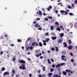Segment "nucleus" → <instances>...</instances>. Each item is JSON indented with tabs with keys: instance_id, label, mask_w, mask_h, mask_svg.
<instances>
[{
	"instance_id": "nucleus-1",
	"label": "nucleus",
	"mask_w": 77,
	"mask_h": 77,
	"mask_svg": "<svg viewBox=\"0 0 77 77\" xmlns=\"http://www.w3.org/2000/svg\"><path fill=\"white\" fill-rule=\"evenodd\" d=\"M25 66V64H21V66H20L19 67V69H22V70L26 69V68Z\"/></svg>"
},
{
	"instance_id": "nucleus-2",
	"label": "nucleus",
	"mask_w": 77,
	"mask_h": 77,
	"mask_svg": "<svg viewBox=\"0 0 77 77\" xmlns=\"http://www.w3.org/2000/svg\"><path fill=\"white\" fill-rule=\"evenodd\" d=\"M49 40H50V39H49V38H47L46 39V40L43 41V42H44L43 43L44 45H47V44L45 42H48V41H49Z\"/></svg>"
},
{
	"instance_id": "nucleus-3",
	"label": "nucleus",
	"mask_w": 77,
	"mask_h": 77,
	"mask_svg": "<svg viewBox=\"0 0 77 77\" xmlns=\"http://www.w3.org/2000/svg\"><path fill=\"white\" fill-rule=\"evenodd\" d=\"M19 62L20 63H23V64H25L26 63V62L25 61H24L23 60H19Z\"/></svg>"
},
{
	"instance_id": "nucleus-4",
	"label": "nucleus",
	"mask_w": 77,
	"mask_h": 77,
	"mask_svg": "<svg viewBox=\"0 0 77 77\" xmlns=\"http://www.w3.org/2000/svg\"><path fill=\"white\" fill-rule=\"evenodd\" d=\"M52 8V6H51L50 5L49 6L48 8H46V9L47 11H49Z\"/></svg>"
},
{
	"instance_id": "nucleus-5",
	"label": "nucleus",
	"mask_w": 77,
	"mask_h": 77,
	"mask_svg": "<svg viewBox=\"0 0 77 77\" xmlns=\"http://www.w3.org/2000/svg\"><path fill=\"white\" fill-rule=\"evenodd\" d=\"M73 48V46L71 45L69 46H68V48L69 50H72Z\"/></svg>"
},
{
	"instance_id": "nucleus-6",
	"label": "nucleus",
	"mask_w": 77,
	"mask_h": 77,
	"mask_svg": "<svg viewBox=\"0 0 77 77\" xmlns=\"http://www.w3.org/2000/svg\"><path fill=\"white\" fill-rule=\"evenodd\" d=\"M63 44L64 47H67V48H68V46H67V44H66V42H64Z\"/></svg>"
},
{
	"instance_id": "nucleus-7",
	"label": "nucleus",
	"mask_w": 77,
	"mask_h": 77,
	"mask_svg": "<svg viewBox=\"0 0 77 77\" xmlns=\"http://www.w3.org/2000/svg\"><path fill=\"white\" fill-rule=\"evenodd\" d=\"M9 75V72H6L4 73V75Z\"/></svg>"
},
{
	"instance_id": "nucleus-8",
	"label": "nucleus",
	"mask_w": 77,
	"mask_h": 77,
	"mask_svg": "<svg viewBox=\"0 0 77 77\" xmlns=\"http://www.w3.org/2000/svg\"><path fill=\"white\" fill-rule=\"evenodd\" d=\"M60 67H61V66H60V64H58L56 66V68H60Z\"/></svg>"
},
{
	"instance_id": "nucleus-9",
	"label": "nucleus",
	"mask_w": 77,
	"mask_h": 77,
	"mask_svg": "<svg viewBox=\"0 0 77 77\" xmlns=\"http://www.w3.org/2000/svg\"><path fill=\"white\" fill-rule=\"evenodd\" d=\"M63 41V40H62V39H59L58 40V42L59 43H60V44H61L62 42Z\"/></svg>"
},
{
	"instance_id": "nucleus-10",
	"label": "nucleus",
	"mask_w": 77,
	"mask_h": 77,
	"mask_svg": "<svg viewBox=\"0 0 77 77\" xmlns=\"http://www.w3.org/2000/svg\"><path fill=\"white\" fill-rule=\"evenodd\" d=\"M42 55V54L40 53L39 54V55H38V54H36V57H39V56H41Z\"/></svg>"
},
{
	"instance_id": "nucleus-11",
	"label": "nucleus",
	"mask_w": 77,
	"mask_h": 77,
	"mask_svg": "<svg viewBox=\"0 0 77 77\" xmlns=\"http://www.w3.org/2000/svg\"><path fill=\"white\" fill-rule=\"evenodd\" d=\"M57 37H53L52 36L51 37V39H53V40H55L56 39H57Z\"/></svg>"
},
{
	"instance_id": "nucleus-12",
	"label": "nucleus",
	"mask_w": 77,
	"mask_h": 77,
	"mask_svg": "<svg viewBox=\"0 0 77 77\" xmlns=\"http://www.w3.org/2000/svg\"><path fill=\"white\" fill-rule=\"evenodd\" d=\"M38 46L39 47H42V44L41 43V42H39L38 43Z\"/></svg>"
},
{
	"instance_id": "nucleus-13",
	"label": "nucleus",
	"mask_w": 77,
	"mask_h": 77,
	"mask_svg": "<svg viewBox=\"0 0 77 77\" xmlns=\"http://www.w3.org/2000/svg\"><path fill=\"white\" fill-rule=\"evenodd\" d=\"M62 73L64 75H66L67 74V73L65 71H63Z\"/></svg>"
},
{
	"instance_id": "nucleus-14",
	"label": "nucleus",
	"mask_w": 77,
	"mask_h": 77,
	"mask_svg": "<svg viewBox=\"0 0 77 77\" xmlns=\"http://www.w3.org/2000/svg\"><path fill=\"white\" fill-rule=\"evenodd\" d=\"M62 59L63 60H64V57H65V55H62L61 56Z\"/></svg>"
},
{
	"instance_id": "nucleus-15",
	"label": "nucleus",
	"mask_w": 77,
	"mask_h": 77,
	"mask_svg": "<svg viewBox=\"0 0 77 77\" xmlns=\"http://www.w3.org/2000/svg\"><path fill=\"white\" fill-rule=\"evenodd\" d=\"M64 34H63V33H61L60 34V36L61 38H62V37H63V35H64Z\"/></svg>"
},
{
	"instance_id": "nucleus-16",
	"label": "nucleus",
	"mask_w": 77,
	"mask_h": 77,
	"mask_svg": "<svg viewBox=\"0 0 77 77\" xmlns=\"http://www.w3.org/2000/svg\"><path fill=\"white\" fill-rule=\"evenodd\" d=\"M67 72H68H68L69 73H70V72H71V70H68V69H67L65 71Z\"/></svg>"
},
{
	"instance_id": "nucleus-17",
	"label": "nucleus",
	"mask_w": 77,
	"mask_h": 77,
	"mask_svg": "<svg viewBox=\"0 0 77 77\" xmlns=\"http://www.w3.org/2000/svg\"><path fill=\"white\" fill-rule=\"evenodd\" d=\"M56 30H58L59 32H60V29L59 27H58L57 28Z\"/></svg>"
},
{
	"instance_id": "nucleus-18",
	"label": "nucleus",
	"mask_w": 77,
	"mask_h": 77,
	"mask_svg": "<svg viewBox=\"0 0 77 77\" xmlns=\"http://www.w3.org/2000/svg\"><path fill=\"white\" fill-rule=\"evenodd\" d=\"M48 62L49 64H51V62L50 61V59H48Z\"/></svg>"
},
{
	"instance_id": "nucleus-19",
	"label": "nucleus",
	"mask_w": 77,
	"mask_h": 77,
	"mask_svg": "<svg viewBox=\"0 0 77 77\" xmlns=\"http://www.w3.org/2000/svg\"><path fill=\"white\" fill-rule=\"evenodd\" d=\"M71 43H72V42L71 41V40H68V44H71Z\"/></svg>"
},
{
	"instance_id": "nucleus-20",
	"label": "nucleus",
	"mask_w": 77,
	"mask_h": 77,
	"mask_svg": "<svg viewBox=\"0 0 77 77\" xmlns=\"http://www.w3.org/2000/svg\"><path fill=\"white\" fill-rule=\"evenodd\" d=\"M60 66H63L64 65H65V63H60Z\"/></svg>"
},
{
	"instance_id": "nucleus-21",
	"label": "nucleus",
	"mask_w": 77,
	"mask_h": 77,
	"mask_svg": "<svg viewBox=\"0 0 77 77\" xmlns=\"http://www.w3.org/2000/svg\"><path fill=\"white\" fill-rule=\"evenodd\" d=\"M12 73L13 74H14L15 73V69H13L12 70Z\"/></svg>"
},
{
	"instance_id": "nucleus-22",
	"label": "nucleus",
	"mask_w": 77,
	"mask_h": 77,
	"mask_svg": "<svg viewBox=\"0 0 77 77\" xmlns=\"http://www.w3.org/2000/svg\"><path fill=\"white\" fill-rule=\"evenodd\" d=\"M53 75V73H50L48 74V75L49 76H51Z\"/></svg>"
},
{
	"instance_id": "nucleus-23",
	"label": "nucleus",
	"mask_w": 77,
	"mask_h": 77,
	"mask_svg": "<svg viewBox=\"0 0 77 77\" xmlns=\"http://www.w3.org/2000/svg\"><path fill=\"white\" fill-rule=\"evenodd\" d=\"M35 44H36V42H34L32 43V46H34V45H35Z\"/></svg>"
},
{
	"instance_id": "nucleus-24",
	"label": "nucleus",
	"mask_w": 77,
	"mask_h": 77,
	"mask_svg": "<svg viewBox=\"0 0 77 77\" xmlns=\"http://www.w3.org/2000/svg\"><path fill=\"white\" fill-rule=\"evenodd\" d=\"M5 68L4 67H3L1 69V71H5Z\"/></svg>"
},
{
	"instance_id": "nucleus-25",
	"label": "nucleus",
	"mask_w": 77,
	"mask_h": 77,
	"mask_svg": "<svg viewBox=\"0 0 77 77\" xmlns=\"http://www.w3.org/2000/svg\"><path fill=\"white\" fill-rule=\"evenodd\" d=\"M39 15H40L41 16H42V13H41V11H39Z\"/></svg>"
},
{
	"instance_id": "nucleus-26",
	"label": "nucleus",
	"mask_w": 77,
	"mask_h": 77,
	"mask_svg": "<svg viewBox=\"0 0 77 77\" xmlns=\"http://www.w3.org/2000/svg\"><path fill=\"white\" fill-rule=\"evenodd\" d=\"M54 77H58V75L56 74L53 75Z\"/></svg>"
},
{
	"instance_id": "nucleus-27",
	"label": "nucleus",
	"mask_w": 77,
	"mask_h": 77,
	"mask_svg": "<svg viewBox=\"0 0 77 77\" xmlns=\"http://www.w3.org/2000/svg\"><path fill=\"white\" fill-rule=\"evenodd\" d=\"M12 61H13V62H14V61L15 60V57H13V58L12 59Z\"/></svg>"
},
{
	"instance_id": "nucleus-28",
	"label": "nucleus",
	"mask_w": 77,
	"mask_h": 77,
	"mask_svg": "<svg viewBox=\"0 0 77 77\" xmlns=\"http://www.w3.org/2000/svg\"><path fill=\"white\" fill-rule=\"evenodd\" d=\"M42 69H43V71H44L45 70V66L43 67L42 68Z\"/></svg>"
},
{
	"instance_id": "nucleus-29",
	"label": "nucleus",
	"mask_w": 77,
	"mask_h": 77,
	"mask_svg": "<svg viewBox=\"0 0 77 77\" xmlns=\"http://www.w3.org/2000/svg\"><path fill=\"white\" fill-rule=\"evenodd\" d=\"M55 49H56V51H58V48L57 47H55Z\"/></svg>"
},
{
	"instance_id": "nucleus-30",
	"label": "nucleus",
	"mask_w": 77,
	"mask_h": 77,
	"mask_svg": "<svg viewBox=\"0 0 77 77\" xmlns=\"http://www.w3.org/2000/svg\"><path fill=\"white\" fill-rule=\"evenodd\" d=\"M55 24L59 26V23L57 22H55Z\"/></svg>"
},
{
	"instance_id": "nucleus-31",
	"label": "nucleus",
	"mask_w": 77,
	"mask_h": 77,
	"mask_svg": "<svg viewBox=\"0 0 77 77\" xmlns=\"http://www.w3.org/2000/svg\"><path fill=\"white\" fill-rule=\"evenodd\" d=\"M38 26V23H36L35 25V27H37Z\"/></svg>"
},
{
	"instance_id": "nucleus-32",
	"label": "nucleus",
	"mask_w": 77,
	"mask_h": 77,
	"mask_svg": "<svg viewBox=\"0 0 77 77\" xmlns=\"http://www.w3.org/2000/svg\"><path fill=\"white\" fill-rule=\"evenodd\" d=\"M54 29V27H53V26H51V30H54V29Z\"/></svg>"
},
{
	"instance_id": "nucleus-33",
	"label": "nucleus",
	"mask_w": 77,
	"mask_h": 77,
	"mask_svg": "<svg viewBox=\"0 0 77 77\" xmlns=\"http://www.w3.org/2000/svg\"><path fill=\"white\" fill-rule=\"evenodd\" d=\"M60 12L62 14H63V13H64V11L63 10H61Z\"/></svg>"
},
{
	"instance_id": "nucleus-34",
	"label": "nucleus",
	"mask_w": 77,
	"mask_h": 77,
	"mask_svg": "<svg viewBox=\"0 0 77 77\" xmlns=\"http://www.w3.org/2000/svg\"><path fill=\"white\" fill-rule=\"evenodd\" d=\"M17 42H21V40L20 39H18L17 40Z\"/></svg>"
},
{
	"instance_id": "nucleus-35",
	"label": "nucleus",
	"mask_w": 77,
	"mask_h": 77,
	"mask_svg": "<svg viewBox=\"0 0 77 77\" xmlns=\"http://www.w3.org/2000/svg\"><path fill=\"white\" fill-rule=\"evenodd\" d=\"M53 71H54V69H51L50 70L51 72H53Z\"/></svg>"
},
{
	"instance_id": "nucleus-36",
	"label": "nucleus",
	"mask_w": 77,
	"mask_h": 77,
	"mask_svg": "<svg viewBox=\"0 0 77 77\" xmlns=\"http://www.w3.org/2000/svg\"><path fill=\"white\" fill-rule=\"evenodd\" d=\"M71 62H74V60L73 59H71Z\"/></svg>"
},
{
	"instance_id": "nucleus-37",
	"label": "nucleus",
	"mask_w": 77,
	"mask_h": 77,
	"mask_svg": "<svg viewBox=\"0 0 77 77\" xmlns=\"http://www.w3.org/2000/svg\"><path fill=\"white\" fill-rule=\"evenodd\" d=\"M48 18L49 19H52V18H53V17H52L50 16L48 17Z\"/></svg>"
},
{
	"instance_id": "nucleus-38",
	"label": "nucleus",
	"mask_w": 77,
	"mask_h": 77,
	"mask_svg": "<svg viewBox=\"0 0 77 77\" xmlns=\"http://www.w3.org/2000/svg\"><path fill=\"white\" fill-rule=\"evenodd\" d=\"M3 54V51H2L1 52L0 54V55H2V54Z\"/></svg>"
},
{
	"instance_id": "nucleus-39",
	"label": "nucleus",
	"mask_w": 77,
	"mask_h": 77,
	"mask_svg": "<svg viewBox=\"0 0 77 77\" xmlns=\"http://www.w3.org/2000/svg\"><path fill=\"white\" fill-rule=\"evenodd\" d=\"M64 13L66 15H68V12H67L66 11H64Z\"/></svg>"
},
{
	"instance_id": "nucleus-40",
	"label": "nucleus",
	"mask_w": 77,
	"mask_h": 77,
	"mask_svg": "<svg viewBox=\"0 0 77 77\" xmlns=\"http://www.w3.org/2000/svg\"><path fill=\"white\" fill-rule=\"evenodd\" d=\"M35 47H38V43L36 42L35 43Z\"/></svg>"
},
{
	"instance_id": "nucleus-41",
	"label": "nucleus",
	"mask_w": 77,
	"mask_h": 77,
	"mask_svg": "<svg viewBox=\"0 0 77 77\" xmlns=\"http://www.w3.org/2000/svg\"><path fill=\"white\" fill-rule=\"evenodd\" d=\"M62 3H58L57 4V5H61V6H62Z\"/></svg>"
},
{
	"instance_id": "nucleus-42",
	"label": "nucleus",
	"mask_w": 77,
	"mask_h": 77,
	"mask_svg": "<svg viewBox=\"0 0 77 77\" xmlns=\"http://www.w3.org/2000/svg\"><path fill=\"white\" fill-rule=\"evenodd\" d=\"M29 48L30 50H32L33 48V47L30 46Z\"/></svg>"
},
{
	"instance_id": "nucleus-43",
	"label": "nucleus",
	"mask_w": 77,
	"mask_h": 77,
	"mask_svg": "<svg viewBox=\"0 0 77 77\" xmlns=\"http://www.w3.org/2000/svg\"><path fill=\"white\" fill-rule=\"evenodd\" d=\"M59 75H61V72H60V71H59Z\"/></svg>"
},
{
	"instance_id": "nucleus-44",
	"label": "nucleus",
	"mask_w": 77,
	"mask_h": 77,
	"mask_svg": "<svg viewBox=\"0 0 77 77\" xmlns=\"http://www.w3.org/2000/svg\"><path fill=\"white\" fill-rule=\"evenodd\" d=\"M70 54L71 56H73V54H72V52H70Z\"/></svg>"
},
{
	"instance_id": "nucleus-45",
	"label": "nucleus",
	"mask_w": 77,
	"mask_h": 77,
	"mask_svg": "<svg viewBox=\"0 0 77 77\" xmlns=\"http://www.w3.org/2000/svg\"><path fill=\"white\" fill-rule=\"evenodd\" d=\"M51 34L52 35H53V36H55V33H52Z\"/></svg>"
},
{
	"instance_id": "nucleus-46",
	"label": "nucleus",
	"mask_w": 77,
	"mask_h": 77,
	"mask_svg": "<svg viewBox=\"0 0 77 77\" xmlns=\"http://www.w3.org/2000/svg\"><path fill=\"white\" fill-rule=\"evenodd\" d=\"M51 62H54V60H53V59H51Z\"/></svg>"
},
{
	"instance_id": "nucleus-47",
	"label": "nucleus",
	"mask_w": 77,
	"mask_h": 77,
	"mask_svg": "<svg viewBox=\"0 0 77 77\" xmlns=\"http://www.w3.org/2000/svg\"><path fill=\"white\" fill-rule=\"evenodd\" d=\"M51 50H52V51H54V48H51Z\"/></svg>"
},
{
	"instance_id": "nucleus-48",
	"label": "nucleus",
	"mask_w": 77,
	"mask_h": 77,
	"mask_svg": "<svg viewBox=\"0 0 77 77\" xmlns=\"http://www.w3.org/2000/svg\"><path fill=\"white\" fill-rule=\"evenodd\" d=\"M49 33L48 32H47L45 33V36H47Z\"/></svg>"
},
{
	"instance_id": "nucleus-49",
	"label": "nucleus",
	"mask_w": 77,
	"mask_h": 77,
	"mask_svg": "<svg viewBox=\"0 0 77 77\" xmlns=\"http://www.w3.org/2000/svg\"><path fill=\"white\" fill-rule=\"evenodd\" d=\"M69 14L70 15H73V14H72V13H70Z\"/></svg>"
},
{
	"instance_id": "nucleus-50",
	"label": "nucleus",
	"mask_w": 77,
	"mask_h": 77,
	"mask_svg": "<svg viewBox=\"0 0 77 77\" xmlns=\"http://www.w3.org/2000/svg\"><path fill=\"white\" fill-rule=\"evenodd\" d=\"M55 65H52V68H55Z\"/></svg>"
},
{
	"instance_id": "nucleus-51",
	"label": "nucleus",
	"mask_w": 77,
	"mask_h": 77,
	"mask_svg": "<svg viewBox=\"0 0 77 77\" xmlns=\"http://www.w3.org/2000/svg\"><path fill=\"white\" fill-rule=\"evenodd\" d=\"M55 12H56L57 14V13H58V11L56 10L55 11Z\"/></svg>"
},
{
	"instance_id": "nucleus-52",
	"label": "nucleus",
	"mask_w": 77,
	"mask_h": 77,
	"mask_svg": "<svg viewBox=\"0 0 77 77\" xmlns=\"http://www.w3.org/2000/svg\"><path fill=\"white\" fill-rule=\"evenodd\" d=\"M68 7V8H69V9H71V6L69 5Z\"/></svg>"
},
{
	"instance_id": "nucleus-53",
	"label": "nucleus",
	"mask_w": 77,
	"mask_h": 77,
	"mask_svg": "<svg viewBox=\"0 0 77 77\" xmlns=\"http://www.w3.org/2000/svg\"><path fill=\"white\" fill-rule=\"evenodd\" d=\"M38 72L39 73H41V70L39 69L38 70Z\"/></svg>"
},
{
	"instance_id": "nucleus-54",
	"label": "nucleus",
	"mask_w": 77,
	"mask_h": 77,
	"mask_svg": "<svg viewBox=\"0 0 77 77\" xmlns=\"http://www.w3.org/2000/svg\"><path fill=\"white\" fill-rule=\"evenodd\" d=\"M36 20H37V21H39V20H40V18H37Z\"/></svg>"
},
{
	"instance_id": "nucleus-55",
	"label": "nucleus",
	"mask_w": 77,
	"mask_h": 77,
	"mask_svg": "<svg viewBox=\"0 0 77 77\" xmlns=\"http://www.w3.org/2000/svg\"><path fill=\"white\" fill-rule=\"evenodd\" d=\"M45 20L46 21H48V18L47 17H46L45 18Z\"/></svg>"
},
{
	"instance_id": "nucleus-56",
	"label": "nucleus",
	"mask_w": 77,
	"mask_h": 77,
	"mask_svg": "<svg viewBox=\"0 0 77 77\" xmlns=\"http://www.w3.org/2000/svg\"><path fill=\"white\" fill-rule=\"evenodd\" d=\"M29 77H31L32 76V74L31 73L29 74Z\"/></svg>"
},
{
	"instance_id": "nucleus-57",
	"label": "nucleus",
	"mask_w": 77,
	"mask_h": 77,
	"mask_svg": "<svg viewBox=\"0 0 77 77\" xmlns=\"http://www.w3.org/2000/svg\"><path fill=\"white\" fill-rule=\"evenodd\" d=\"M38 29L39 30H42V28H38Z\"/></svg>"
},
{
	"instance_id": "nucleus-58",
	"label": "nucleus",
	"mask_w": 77,
	"mask_h": 77,
	"mask_svg": "<svg viewBox=\"0 0 77 77\" xmlns=\"http://www.w3.org/2000/svg\"><path fill=\"white\" fill-rule=\"evenodd\" d=\"M36 23V21H34L33 22V24H35Z\"/></svg>"
},
{
	"instance_id": "nucleus-59",
	"label": "nucleus",
	"mask_w": 77,
	"mask_h": 77,
	"mask_svg": "<svg viewBox=\"0 0 77 77\" xmlns=\"http://www.w3.org/2000/svg\"><path fill=\"white\" fill-rule=\"evenodd\" d=\"M40 59H43V56H41L40 57Z\"/></svg>"
},
{
	"instance_id": "nucleus-60",
	"label": "nucleus",
	"mask_w": 77,
	"mask_h": 77,
	"mask_svg": "<svg viewBox=\"0 0 77 77\" xmlns=\"http://www.w3.org/2000/svg\"><path fill=\"white\" fill-rule=\"evenodd\" d=\"M60 29H62V28H63V26H60Z\"/></svg>"
},
{
	"instance_id": "nucleus-61",
	"label": "nucleus",
	"mask_w": 77,
	"mask_h": 77,
	"mask_svg": "<svg viewBox=\"0 0 77 77\" xmlns=\"http://www.w3.org/2000/svg\"><path fill=\"white\" fill-rule=\"evenodd\" d=\"M57 0V2H61V0Z\"/></svg>"
},
{
	"instance_id": "nucleus-62",
	"label": "nucleus",
	"mask_w": 77,
	"mask_h": 77,
	"mask_svg": "<svg viewBox=\"0 0 77 77\" xmlns=\"http://www.w3.org/2000/svg\"><path fill=\"white\" fill-rule=\"evenodd\" d=\"M35 53H38V50H36L35 51Z\"/></svg>"
},
{
	"instance_id": "nucleus-63",
	"label": "nucleus",
	"mask_w": 77,
	"mask_h": 77,
	"mask_svg": "<svg viewBox=\"0 0 77 77\" xmlns=\"http://www.w3.org/2000/svg\"><path fill=\"white\" fill-rule=\"evenodd\" d=\"M47 52L48 53H50V51L48 50L47 51Z\"/></svg>"
},
{
	"instance_id": "nucleus-64",
	"label": "nucleus",
	"mask_w": 77,
	"mask_h": 77,
	"mask_svg": "<svg viewBox=\"0 0 77 77\" xmlns=\"http://www.w3.org/2000/svg\"><path fill=\"white\" fill-rule=\"evenodd\" d=\"M43 77H46V75H42Z\"/></svg>"
}]
</instances>
